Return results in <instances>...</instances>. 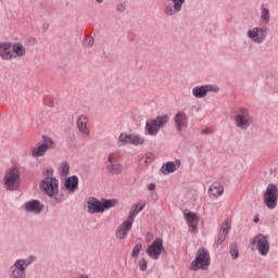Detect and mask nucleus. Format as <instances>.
Segmentation results:
<instances>
[{
    "mask_svg": "<svg viewBox=\"0 0 278 278\" xmlns=\"http://www.w3.org/2000/svg\"><path fill=\"white\" fill-rule=\"evenodd\" d=\"M47 151L49 150L46 149L45 146H42L41 143H38L37 147L31 149L30 155L33 157H45V155H47Z\"/></svg>",
    "mask_w": 278,
    "mask_h": 278,
    "instance_id": "cd10ccee",
    "label": "nucleus"
},
{
    "mask_svg": "<svg viewBox=\"0 0 278 278\" xmlns=\"http://www.w3.org/2000/svg\"><path fill=\"white\" fill-rule=\"evenodd\" d=\"M0 58L4 61L14 60L12 42H0Z\"/></svg>",
    "mask_w": 278,
    "mask_h": 278,
    "instance_id": "412c9836",
    "label": "nucleus"
},
{
    "mask_svg": "<svg viewBox=\"0 0 278 278\" xmlns=\"http://www.w3.org/2000/svg\"><path fill=\"white\" fill-rule=\"evenodd\" d=\"M94 45V38H92V37H87V38H85V40H84V46L85 47H87V48H90V47H92Z\"/></svg>",
    "mask_w": 278,
    "mask_h": 278,
    "instance_id": "f704fd0d",
    "label": "nucleus"
},
{
    "mask_svg": "<svg viewBox=\"0 0 278 278\" xmlns=\"http://www.w3.org/2000/svg\"><path fill=\"white\" fill-rule=\"evenodd\" d=\"M38 257L30 255L27 258L16 260L8 270L9 278H27V268L36 262Z\"/></svg>",
    "mask_w": 278,
    "mask_h": 278,
    "instance_id": "f03ea898",
    "label": "nucleus"
},
{
    "mask_svg": "<svg viewBox=\"0 0 278 278\" xmlns=\"http://www.w3.org/2000/svg\"><path fill=\"white\" fill-rule=\"evenodd\" d=\"M230 255L232 260H238V256L240 255V252L238 251V244L232 243L230 245Z\"/></svg>",
    "mask_w": 278,
    "mask_h": 278,
    "instance_id": "473e14b6",
    "label": "nucleus"
},
{
    "mask_svg": "<svg viewBox=\"0 0 278 278\" xmlns=\"http://www.w3.org/2000/svg\"><path fill=\"white\" fill-rule=\"evenodd\" d=\"M24 210L30 214H40L45 210V204L40 200H31L24 204Z\"/></svg>",
    "mask_w": 278,
    "mask_h": 278,
    "instance_id": "6ab92c4d",
    "label": "nucleus"
},
{
    "mask_svg": "<svg viewBox=\"0 0 278 278\" xmlns=\"http://www.w3.org/2000/svg\"><path fill=\"white\" fill-rule=\"evenodd\" d=\"M230 229H231V224H229V220H225L220 226V230L218 232L215 244L217 245L223 244V242H225V240L227 239V236L229 235Z\"/></svg>",
    "mask_w": 278,
    "mask_h": 278,
    "instance_id": "4be33fe9",
    "label": "nucleus"
},
{
    "mask_svg": "<svg viewBox=\"0 0 278 278\" xmlns=\"http://www.w3.org/2000/svg\"><path fill=\"white\" fill-rule=\"evenodd\" d=\"M94 1H96V3L101 4V3H103V1H105V0H94Z\"/></svg>",
    "mask_w": 278,
    "mask_h": 278,
    "instance_id": "c03bdc74",
    "label": "nucleus"
},
{
    "mask_svg": "<svg viewBox=\"0 0 278 278\" xmlns=\"http://www.w3.org/2000/svg\"><path fill=\"white\" fill-rule=\"evenodd\" d=\"M12 51L14 58H24V55L27 54V49H25V46H23V43L21 42L13 43Z\"/></svg>",
    "mask_w": 278,
    "mask_h": 278,
    "instance_id": "bb28decb",
    "label": "nucleus"
},
{
    "mask_svg": "<svg viewBox=\"0 0 278 278\" xmlns=\"http://www.w3.org/2000/svg\"><path fill=\"white\" fill-rule=\"evenodd\" d=\"M225 187H223V185H220L218 181L213 182L208 188V194L211 199H218V197H223Z\"/></svg>",
    "mask_w": 278,
    "mask_h": 278,
    "instance_id": "b1692460",
    "label": "nucleus"
},
{
    "mask_svg": "<svg viewBox=\"0 0 278 278\" xmlns=\"http://www.w3.org/2000/svg\"><path fill=\"white\" fill-rule=\"evenodd\" d=\"M59 173L62 178L68 177V173H71V164H68V162H62L59 167Z\"/></svg>",
    "mask_w": 278,
    "mask_h": 278,
    "instance_id": "7c9ffc66",
    "label": "nucleus"
},
{
    "mask_svg": "<svg viewBox=\"0 0 278 278\" xmlns=\"http://www.w3.org/2000/svg\"><path fill=\"white\" fill-rule=\"evenodd\" d=\"M212 128H205V129H203L202 131H201V134L203 135V136H207V134H212Z\"/></svg>",
    "mask_w": 278,
    "mask_h": 278,
    "instance_id": "ea45409f",
    "label": "nucleus"
},
{
    "mask_svg": "<svg viewBox=\"0 0 278 278\" xmlns=\"http://www.w3.org/2000/svg\"><path fill=\"white\" fill-rule=\"evenodd\" d=\"M87 212L88 214H103L106 210H112L114 207L113 200H102L91 197L87 200Z\"/></svg>",
    "mask_w": 278,
    "mask_h": 278,
    "instance_id": "0eeeda50",
    "label": "nucleus"
},
{
    "mask_svg": "<svg viewBox=\"0 0 278 278\" xmlns=\"http://www.w3.org/2000/svg\"><path fill=\"white\" fill-rule=\"evenodd\" d=\"M151 240H153V235L151 232H148L146 236V241L151 242Z\"/></svg>",
    "mask_w": 278,
    "mask_h": 278,
    "instance_id": "a19ab883",
    "label": "nucleus"
},
{
    "mask_svg": "<svg viewBox=\"0 0 278 278\" xmlns=\"http://www.w3.org/2000/svg\"><path fill=\"white\" fill-rule=\"evenodd\" d=\"M134 227V223L129 222V219L124 220L116 229L115 236L117 240H125L127 236H129V231Z\"/></svg>",
    "mask_w": 278,
    "mask_h": 278,
    "instance_id": "dca6fc26",
    "label": "nucleus"
},
{
    "mask_svg": "<svg viewBox=\"0 0 278 278\" xmlns=\"http://www.w3.org/2000/svg\"><path fill=\"white\" fill-rule=\"evenodd\" d=\"M164 14L165 16H177L184 10L186 0H165Z\"/></svg>",
    "mask_w": 278,
    "mask_h": 278,
    "instance_id": "ddd939ff",
    "label": "nucleus"
},
{
    "mask_svg": "<svg viewBox=\"0 0 278 278\" xmlns=\"http://www.w3.org/2000/svg\"><path fill=\"white\" fill-rule=\"evenodd\" d=\"M105 168L109 175H121L123 173V164L118 162V154L110 153L105 163Z\"/></svg>",
    "mask_w": 278,
    "mask_h": 278,
    "instance_id": "f8f14e48",
    "label": "nucleus"
},
{
    "mask_svg": "<svg viewBox=\"0 0 278 278\" xmlns=\"http://www.w3.org/2000/svg\"><path fill=\"white\" fill-rule=\"evenodd\" d=\"M141 162L144 164H149V162H153V154L149 153L141 157Z\"/></svg>",
    "mask_w": 278,
    "mask_h": 278,
    "instance_id": "c9c22d12",
    "label": "nucleus"
},
{
    "mask_svg": "<svg viewBox=\"0 0 278 278\" xmlns=\"http://www.w3.org/2000/svg\"><path fill=\"white\" fill-rule=\"evenodd\" d=\"M260 18L262 21V23H264L265 25H268V23H270V7H268V4L266 3H262L260 7Z\"/></svg>",
    "mask_w": 278,
    "mask_h": 278,
    "instance_id": "393cba45",
    "label": "nucleus"
},
{
    "mask_svg": "<svg viewBox=\"0 0 278 278\" xmlns=\"http://www.w3.org/2000/svg\"><path fill=\"white\" fill-rule=\"evenodd\" d=\"M40 144L46 147L48 151L55 149V141H53V138L47 135H42Z\"/></svg>",
    "mask_w": 278,
    "mask_h": 278,
    "instance_id": "c85d7f7f",
    "label": "nucleus"
},
{
    "mask_svg": "<svg viewBox=\"0 0 278 278\" xmlns=\"http://www.w3.org/2000/svg\"><path fill=\"white\" fill-rule=\"evenodd\" d=\"M247 36L249 40H252V42H254V45H262L266 41V38L268 37V27L255 26L247 31Z\"/></svg>",
    "mask_w": 278,
    "mask_h": 278,
    "instance_id": "9b49d317",
    "label": "nucleus"
},
{
    "mask_svg": "<svg viewBox=\"0 0 278 278\" xmlns=\"http://www.w3.org/2000/svg\"><path fill=\"white\" fill-rule=\"evenodd\" d=\"M156 186L155 184L151 182L150 185H148V190H150L151 192H153V190H155Z\"/></svg>",
    "mask_w": 278,
    "mask_h": 278,
    "instance_id": "79ce46f5",
    "label": "nucleus"
},
{
    "mask_svg": "<svg viewBox=\"0 0 278 278\" xmlns=\"http://www.w3.org/2000/svg\"><path fill=\"white\" fill-rule=\"evenodd\" d=\"M140 251H142V244L138 243L132 249L131 257H138V255H140Z\"/></svg>",
    "mask_w": 278,
    "mask_h": 278,
    "instance_id": "72a5a7b5",
    "label": "nucleus"
},
{
    "mask_svg": "<svg viewBox=\"0 0 278 278\" xmlns=\"http://www.w3.org/2000/svg\"><path fill=\"white\" fill-rule=\"evenodd\" d=\"M78 278H88V275H80Z\"/></svg>",
    "mask_w": 278,
    "mask_h": 278,
    "instance_id": "a18cd8bd",
    "label": "nucleus"
},
{
    "mask_svg": "<svg viewBox=\"0 0 278 278\" xmlns=\"http://www.w3.org/2000/svg\"><path fill=\"white\" fill-rule=\"evenodd\" d=\"M174 123L175 127L178 131V134H181L184 129H187L188 127V115L184 111H179L174 116Z\"/></svg>",
    "mask_w": 278,
    "mask_h": 278,
    "instance_id": "2eb2a0df",
    "label": "nucleus"
},
{
    "mask_svg": "<svg viewBox=\"0 0 278 278\" xmlns=\"http://www.w3.org/2000/svg\"><path fill=\"white\" fill-rule=\"evenodd\" d=\"M184 214L191 233H197V227H199V215L191 211H185Z\"/></svg>",
    "mask_w": 278,
    "mask_h": 278,
    "instance_id": "a211bd4d",
    "label": "nucleus"
},
{
    "mask_svg": "<svg viewBox=\"0 0 278 278\" xmlns=\"http://www.w3.org/2000/svg\"><path fill=\"white\" fill-rule=\"evenodd\" d=\"M212 257L210 251L205 248H200L195 254V258L189 265V270H210Z\"/></svg>",
    "mask_w": 278,
    "mask_h": 278,
    "instance_id": "7ed1b4c3",
    "label": "nucleus"
},
{
    "mask_svg": "<svg viewBox=\"0 0 278 278\" xmlns=\"http://www.w3.org/2000/svg\"><path fill=\"white\" fill-rule=\"evenodd\" d=\"M166 249L164 248V239L163 238H156L154 241L148 245L146 249V254L150 260H153L154 262H157L160 260V255L164 253Z\"/></svg>",
    "mask_w": 278,
    "mask_h": 278,
    "instance_id": "9d476101",
    "label": "nucleus"
},
{
    "mask_svg": "<svg viewBox=\"0 0 278 278\" xmlns=\"http://www.w3.org/2000/svg\"><path fill=\"white\" fill-rule=\"evenodd\" d=\"M169 118L167 115L157 116L154 119H149L146 123V135L147 136H157L160 129L168 123Z\"/></svg>",
    "mask_w": 278,
    "mask_h": 278,
    "instance_id": "1a4fd4ad",
    "label": "nucleus"
},
{
    "mask_svg": "<svg viewBox=\"0 0 278 278\" xmlns=\"http://www.w3.org/2000/svg\"><path fill=\"white\" fill-rule=\"evenodd\" d=\"M271 88L275 92H278V81H277V79L271 80Z\"/></svg>",
    "mask_w": 278,
    "mask_h": 278,
    "instance_id": "58836bf2",
    "label": "nucleus"
},
{
    "mask_svg": "<svg viewBox=\"0 0 278 278\" xmlns=\"http://www.w3.org/2000/svg\"><path fill=\"white\" fill-rule=\"evenodd\" d=\"M39 188L51 199L52 205H58L64 201V195L60 194V180L53 177V167L43 169V179L39 182Z\"/></svg>",
    "mask_w": 278,
    "mask_h": 278,
    "instance_id": "f257e3e1",
    "label": "nucleus"
},
{
    "mask_svg": "<svg viewBox=\"0 0 278 278\" xmlns=\"http://www.w3.org/2000/svg\"><path fill=\"white\" fill-rule=\"evenodd\" d=\"M210 92H220V88L217 87V85H200L192 89V94L195 97V99H205Z\"/></svg>",
    "mask_w": 278,
    "mask_h": 278,
    "instance_id": "4468645a",
    "label": "nucleus"
},
{
    "mask_svg": "<svg viewBox=\"0 0 278 278\" xmlns=\"http://www.w3.org/2000/svg\"><path fill=\"white\" fill-rule=\"evenodd\" d=\"M233 122L238 129L247 131L251 125H253V117L251 116V111L245 106H239L235 109Z\"/></svg>",
    "mask_w": 278,
    "mask_h": 278,
    "instance_id": "20e7f679",
    "label": "nucleus"
},
{
    "mask_svg": "<svg viewBox=\"0 0 278 278\" xmlns=\"http://www.w3.org/2000/svg\"><path fill=\"white\" fill-rule=\"evenodd\" d=\"M250 243L261 257H267L270 253V237L268 235L258 233L250 240Z\"/></svg>",
    "mask_w": 278,
    "mask_h": 278,
    "instance_id": "39448f33",
    "label": "nucleus"
},
{
    "mask_svg": "<svg viewBox=\"0 0 278 278\" xmlns=\"http://www.w3.org/2000/svg\"><path fill=\"white\" fill-rule=\"evenodd\" d=\"M116 10H117V12H125V10H127V3H125V2L117 3Z\"/></svg>",
    "mask_w": 278,
    "mask_h": 278,
    "instance_id": "e433bc0d",
    "label": "nucleus"
},
{
    "mask_svg": "<svg viewBox=\"0 0 278 278\" xmlns=\"http://www.w3.org/2000/svg\"><path fill=\"white\" fill-rule=\"evenodd\" d=\"M253 220L254 223H260V215H255Z\"/></svg>",
    "mask_w": 278,
    "mask_h": 278,
    "instance_id": "37998d69",
    "label": "nucleus"
},
{
    "mask_svg": "<svg viewBox=\"0 0 278 278\" xmlns=\"http://www.w3.org/2000/svg\"><path fill=\"white\" fill-rule=\"evenodd\" d=\"M263 203L267 210H277L278 205V186L275 184L267 185L263 192Z\"/></svg>",
    "mask_w": 278,
    "mask_h": 278,
    "instance_id": "6e6552de",
    "label": "nucleus"
},
{
    "mask_svg": "<svg viewBox=\"0 0 278 278\" xmlns=\"http://www.w3.org/2000/svg\"><path fill=\"white\" fill-rule=\"evenodd\" d=\"M76 125L80 134L86 138H89L90 129H88V115H80L76 121Z\"/></svg>",
    "mask_w": 278,
    "mask_h": 278,
    "instance_id": "5701e85b",
    "label": "nucleus"
},
{
    "mask_svg": "<svg viewBox=\"0 0 278 278\" xmlns=\"http://www.w3.org/2000/svg\"><path fill=\"white\" fill-rule=\"evenodd\" d=\"M139 268H140V270H142V271L147 270V268H148V263H147V260H146V258H141V260L139 261Z\"/></svg>",
    "mask_w": 278,
    "mask_h": 278,
    "instance_id": "4c0bfd02",
    "label": "nucleus"
},
{
    "mask_svg": "<svg viewBox=\"0 0 278 278\" xmlns=\"http://www.w3.org/2000/svg\"><path fill=\"white\" fill-rule=\"evenodd\" d=\"M129 144H134L135 147H140V144H144V137L136 134H130Z\"/></svg>",
    "mask_w": 278,
    "mask_h": 278,
    "instance_id": "c756f323",
    "label": "nucleus"
},
{
    "mask_svg": "<svg viewBox=\"0 0 278 278\" xmlns=\"http://www.w3.org/2000/svg\"><path fill=\"white\" fill-rule=\"evenodd\" d=\"M3 184L5 190L11 192H14V190H18V188H21V170L18 167L13 166L5 172Z\"/></svg>",
    "mask_w": 278,
    "mask_h": 278,
    "instance_id": "423d86ee",
    "label": "nucleus"
},
{
    "mask_svg": "<svg viewBox=\"0 0 278 278\" xmlns=\"http://www.w3.org/2000/svg\"><path fill=\"white\" fill-rule=\"evenodd\" d=\"M180 166H181L180 160H175L174 162L168 161L162 165L161 173L163 175H170L172 173L179 170Z\"/></svg>",
    "mask_w": 278,
    "mask_h": 278,
    "instance_id": "aec40b11",
    "label": "nucleus"
},
{
    "mask_svg": "<svg viewBox=\"0 0 278 278\" xmlns=\"http://www.w3.org/2000/svg\"><path fill=\"white\" fill-rule=\"evenodd\" d=\"M129 137L130 134L122 132L117 140V147H126V144H129Z\"/></svg>",
    "mask_w": 278,
    "mask_h": 278,
    "instance_id": "2f4dec72",
    "label": "nucleus"
},
{
    "mask_svg": "<svg viewBox=\"0 0 278 278\" xmlns=\"http://www.w3.org/2000/svg\"><path fill=\"white\" fill-rule=\"evenodd\" d=\"M144 207H147V203L135 204L128 213L127 220H129L130 223H134V220H136V216H138V214H140V212H142V210H144Z\"/></svg>",
    "mask_w": 278,
    "mask_h": 278,
    "instance_id": "a878e982",
    "label": "nucleus"
},
{
    "mask_svg": "<svg viewBox=\"0 0 278 278\" xmlns=\"http://www.w3.org/2000/svg\"><path fill=\"white\" fill-rule=\"evenodd\" d=\"M64 188L70 194H75V191L79 189V177L77 175L65 177Z\"/></svg>",
    "mask_w": 278,
    "mask_h": 278,
    "instance_id": "f3484780",
    "label": "nucleus"
}]
</instances>
